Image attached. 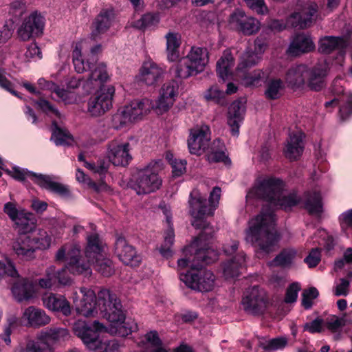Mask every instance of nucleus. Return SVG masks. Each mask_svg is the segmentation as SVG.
<instances>
[{
    "label": "nucleus",
    "mask_w": 352,
    "mask_h": 352,
    "mask_svg": "<svg viewBox=\"0 0 352 352\" xmlns=\"http://www.w3.org/2000/svg\"><path fill=\"white\" fill-rule=\"evenodd\" d=\"M38 237L21 234L12 243L14 254L21 260L31 261L35 258L36 249H46L50 246L51 237L45 230L38 231Z\"/></svg>",
    "instance_id": "obj_8"
},
{
    "label": "nucleus",
    "mask_w": 352,
    "mask_h": 352,
    "mask_svg": "<svg viewBox=\"0 0 352 352\" xmlns=\"http://www.w3.org/2000/svg\"><path fill=\"white\" fill-rule=\"evenodd\" d=\"M131 123L123 108H120L112 117V126L116 129H122Z\"/></svg>",
    "instance_id": "obj_57"
},
{
    "label": "nucleus",
    "mask_w": 352,
    "mask_h": 352,
    "mask_svg": "<svg viewBox=\"0 0 352 352\" xmlns=\"http://www.w3.org/2000/svg\"><path fill=\"white\" fill-rule=\"evenodd\" d=\"M164 69L151 60L144 61L138 73V81L146 85H155L164 75Z\"/></svg>",
    "instance_id": "obj_24"
},
{
    "label": "nucleus",
    "mask_w": 352,
    "mask_h": 352,
    "mask_svg": "<svg viewBox=\"0 0 352 352\" xmlns=\"http://www.w3.org/2000/svg\"><path fill=\"white\" fill-rule=\"evenodd\" d=\"M172 70L176 77L182 79H186L199 74L185 56L179 60L172 67Z\"/></svg>",
    "instance_id": "obj_47"
},
{
    "label": "nucleus",
    "mask_w": 352,
    "mask_h": 352,
    "mask_svg": "<svg viewBox=\"0 0 352 352\" xmlns=\"http://www.w3.org/2000/svg\"><path fill=\"white\" fill-rule=\"evenodd\" d=\"M166 53L168 60L175 61L179 56V49L181 45V36L179 34L169 32L166 36Z\"/></svg>",
    "instance_id": "obj_41"
},
{
    "label": "nucleus",
    "mask_w": 352,
    "mask_h": 352,
    "mask_svg": "<svg viewBox=\"0 0 352 352\" xmlns=\"http://www.w3.org/2000/svg\"><path fill=\"white\" fill-rule=\"evenodd\" d=\"M315 49L312 38L305 34L296 35L291 41L287 52L292 56L309 53Z\"/></svg>",
    "instance_id": "obj_32"
},
{
    "label": "nucleus",
    "mask_w": 352,
    "mask_h": 352,
    "mask_svg": "<svg viewBox=\"0 0 352 352\" xmlns=\"http://www.w3.org/2000/svg\"><path fill=\"white\" fill-rule=\"evenodd\" d=\"M69 338L68 330L61 327H51L43 330L38 335V340L46 342L48 344L63 342Z\"/></svg>",
    "instance_id": "obj_36"
},
{
    "label": "nucleus",
    "mask_w": 352,
    "mask_h": 352,
    "mask_svg": "<svg viewBox=\"0 0 352 352\" xmlns=\"http://www.w3.org/2000/svg\"><path fill=\"white\" fill-rule=\"evenodd\" d=\"M349 45L348 36H324L318 41V51L323 54H329L338 50L336 63L342 66L344 62L346 50Z\"/></svg>",
    "instance_id": "obj_14"
},
{
    "label": "nucleus",
    "mask_w": 352,
    "mask_h": 352,
    "mask_svg": "<svg viewBox=\"0 0 352 352\" xmlns=\"http://www.w3.org/2000/svg\"><path fill=\"white\" fill-rule=\"evenodd\" d=\"M17 280L12 287V292L15 299L19 301L29 300L35 295V289L33 283L23 278L17 277Z\"/></svg>",
    "instance_id": "obj_33"
},
{
    "label": "nucleus",
    "mask_w": 352,
    "mask_h": 352,
    "mask_svg": "<svg viewBox=\"0 0 352 352\" xmlns=\"http://www.w3.org/2000/svg\"><path fill=\"white\" fill-rule=\"evenodd\" d=\"M103 253H104V245L100 241L98 234L96 232L87 234L85 249L86 257L89 259Z\"/></svg>",
    "instance_id": "obj_43"
},
{
    "label": "nucleus",
    "mask_w": 352,
    "mask_h": 352,
    "mask_svg": "<svg viewBox=\"0 0 352 352\" xmlns=\"http://www.w3.org/2000/svg\"><path fill=\"white\" fill-rule=\"evenodd\" d=\"M210 139V129L208 126L204 125L191 129L188 140L190 153L197 155H201L208 146Z\"/></svg>",
    "instance_id": "obj_21"
},
{
    "label": "nucleus",
    "mask_w": 352,
    "mask_h": 352,
    "mask_svg": "<svg viewBox=\"0 0 352 352\" xmlns=\"http://www.w3.org/2000/svg\"><path fill=\"white\" fill-rule=\"evenodd\" d=\"M148 346L144 351L148 352H168L164 346L156 331H151L145 335Z\"/></svg>",
    "instance_id": "obj_52"
},
{
    "label": "nucleus",
    "mask_w": 352,
    "mask_h": 352,
    "mask_svg": "<svg viewBox=\"0 0 352 352\" xmlns=\"http://www.w3.org/2000/svg\"><path fill=\"white\" fill-rule=\"evenodd\" d=\"M130 151L131 145L129 142L113 140L109 143L107 157L114 166H125L132 160Z\"/></svg>",
    "instance_id": "obj_19"
},
{
    "label": "nucleus",
    "mask_w": 352,
    "mask_h": 352,
    "mask_svg": "<svg viewBox=\"0 0 352 352\" xmlns=\"http://www.w3.org/2000/svg\"><path fill=\"white\" fill-rule=\"evenodd\" d=\"M204 230L199 237L193 243H197V247L195 249V258L198 263L201 261L206 264H210L217 259V252L206 243V241L212 237V228L209 226H202Z\"/></svg>",
    "instance_id": "obj_17"
},
{
    "label": "nucleus",
    "mask_w": 352,
    "mask_h": 352,
    "mask_svg": "<svg viewBox=\"0 0 352 352\" xmlns=\"http://www.w3.org/2000/svg\"><path fill=\"white\" fill-rule=\"evenodd\" d=\"M51 140L57 146L69 145L73 142L70 133L66 129L58 125L55 120L52 122V134Z\"/></svg>",
    "instance_id": "obj_48"
},
{
    "label": "nucleus",
    "mask_w": 352,
    "mask_h": 352,
    "mask_svg": "<svg viewBox=\"0 0 352 352\" xmlns=\"http://www.w3.org/2000/svg\"><path fill=\"white\" fill-rule=\"evenodd\" d=\"M297 255V252L294 248L284 249L271 262V265L288 267L289 266Z\"/></svg>",
    "instance_id": "obj_51"
},
{
    "label": "nucleus",
    "mask_w": 352,
    "mask_h": 352,
    "mask_svg": "<svg viewBox=\"0 0 352 352\" xmlns=\"http://www.w3.org/2000/svg\"><path fill=\"white\" fill-rule=\"evenodd\" d=\"M74 333L80 338L85 346L96 352H120L123 344L116 340L102 341L98 331H105V327L98 321H95L92 327L82 320L74 322L72 327Z\"/></svg>",
    "instance_id": "obj_4"
},
{
    "label": "nucleus",
    "mask_w": 352,
    "mask_h": 352,
    "mask_svg": "<svg viewBox=\"0 0 352 352\" xmlns=\"http://www.w3.org/2000/svg\"><path fill=\"white\" fill-rule=\"evenodd\" d=\"M67 264L60 270L56 269V280L57 287L69 286L72 284V278L67 274Z\"/></svg>",
    "instance_id": "obj_59"
},
{
    "label": "nucleus",
    "mask_w": 352,
    "mask_h": 352,
    "mask_svg": "<svg viewBox=\"0 0 352 352\" xmlns=\"http://www.w3.org/2000/svg\"><path fill=\"white\" fill-rule=\"evenodd\" d=\"M319 293L316 287H310L306 289L302 293V305L306 308L309 309L312 305V300L318 297Z\"/></svg>",
    "instance_id": "obj_64"
},
{
    "label": "nucleus",
    "mask_w": 352,
    "mask_h": 352,
    "mask_svg": "<svg viewBox=\"0 0 352 352\" xmlns=\"http://www.w3.org/2000/svg\"><path fill=\"white\" fill-rule=\"evenodd\" d=\"M228 25L232 30L250 36L258 32L261 23L256 19L247 15L243 10L236 9L229 16Z\"/></svg>",
    "instance_id": "obj_16"
},
{
    "label": "nucleus",
    "mask_w": 352,
    "mask_h": 352,
    "mask_svg": "<svg viewBox=\"0 0 352 352\" xmlns=\"http://www.w3.org/2000/svg\"><path fill=\"white\" fill-rule=\"evenodd\" d=\"M284 88L285 84L281 79L270 78L265 84V96L267 99H278L281 96Z\"/></svg>",
    "instance_id": "obj_46"
},
{
    "label": "nucleus",
    "mask_w": 352,
    "mask_h": 352,
    "mask_svg": "<svg viewBox=\"0 0 352 352\" xmlns=\"http://www.w3.org/2000/svg\"><path fill=\"white\" fill-rule=\"evenodd\" d=\"M237 76L241 79L242 84L245 87L257 86L261 81L268 76L267 71L255 69L249 73L243 72H237Z\"/></svg>",
    "instance_id": "obj_44"
},
{
    "label": "nucleus",
    "mask_w": 352,
    "mask_h": 352,
    "mask_svg": "<svg viewBox=\"0 0 352 352\" xmlns=\"http://www.w3.org/2000/svg\"><path fill=\"white\" fill-rule=\"evenodd\" d=\"M265 51V45L260 41H255L254 47H248L239 58L236 67L237 72H243L260 62Z\"/></svg>",
    "instance_id": "obj_23"
},
{
    "label": "nucleus",
    "mask_w": 352,
    "mask_h": 352,
    "mask_svg": "<svg viewBox=\"0 0 352 352\" xmlns=\"http://www.w3.org/2000/svg\"><path fill=\"white\" fill-rule=\"evenodd\" d=\"M115 254L124 264L127 265L136 266L140 262V257L135 248L122 236H118L116 239Z\"/></svg>",
    "instance_id": "obj_25"
},
{
    "label": "nucleus",
    "mask_w": 352,
    "mask_h": 352,
    "mask_svg": "<svg viewBox=\"0 0 352 352\" xmlns=\"http://www.w3.org/2000/svg\"><path fill=\"white\" fill-rule=\"evenodd\" d=\"M35 104L41 111L47 114L54 115L60 119L62 118L61 113L49 101L45 99H40L35 102Z\"/></svg>",
    "instance_id": "obj_61"
},
{
    "label": "nucleus",
    "mask_w": 352,
    "mask_h": 352,
    "mask_svg": "<svg viewBox=\"0 0 352 352\" xmlns=\"http://www.w3.org/2000/svg\"><path fill=\"white\" fill-rule=\"evenodd\" d=\"M278 239L275 230V217L272 210H263L249 221L245 240L254 246L259 253L272 252Z\"/></svg>",
    "instance_id": "obj_2"
},
{
    "label": "nucleus",
    "mask_w": 352,
    "mask_h": 352,
    "mask_svg": "<svg viewBox=\"0 0 352 352\" xmlns=\"http://www.w3.org/2000/svg\"><path fill=\"white\" fill-rule=\"evenodd\" d=\"M245 107L240 101L233 102L228 109V124L230 128L231 133L234 136H238L239 127L243 120Z\"/></svg>",
    "instance_id": "obj_31"
},
{
    "label": "nucleus",
    "mask_w": 352,
    "mask_h": 352,
    "mask_svg": "<svg viewBox=\"0 0 352 352\" xmlns=\"http://www.w3.org/2000/svg\"><path fill=\"white\" fill-rule=\"evenodd\" d=\"M56 267L50 265L45 271V276L38 280V285L42 289H53L57 287L56 280Z\"/></svg>",
    "instance_id": "obj_54"
},
{
    "label": "nucleus",
    "mask_w": 352,
    "mask_h": 352,
    "mask_svg": "<svg viewBox=\"0 0 352 352\" xmlns=\"http://www.w3.org/2000/svg\"><path fill=\"white\" fill-rule=\"evenodd\" d=\"M42 301L44 307L48 310L60 312L66 316L71 314L70 303L64 296L47 293L43 296Z\"/></svg>",
    "instance_id": "obj_28"
},
{
    "label": "nucleus",
    "mask_w": 352,
    "mask_h": 352,
    "mask_svg": "<svg viewBox=\"0 0 352 352\" xmlns=\"http://www.w3.org/2000/svg\"><path fill=\"white\" fill-rule=\"evenodd\" d=\"M131 122L142 120L154 108L152 100L144 98L142 100L131 102L129 104L122 107Z\"/></svg>",
    "instance_id": "obj_27"
},
{
    "label": "nucleus",
    "mask_w": 352,
    "mask_h": 352,
    "mask_svg": "<svg viewBox=\"0 0 352 352\" xmlns=\"http://www.w3.org/2000/svg\"><path fill=\"white\" fill-rule=\"evenodd\" d=\"M80 247L78 244L65 245L56 254V260L58 262L65 261L69 272L72 274H84L89 276L91 270L89 263L81 260Z\"/></svg>",
    "instance_id": "obj_11"
},
{
    "label": "nucleus",
    "mask_w": 352,
    "mask_h": 352,
    "mask_svg": "<svg viewBox=\"0 0 352 352\" xmlns=\"http://www.w3.org/2000/svg\"><path fill=\"white\" fill-rule=\"evenodd\" d=\"M86 48H87L86 41L76 43L72 52V60L76 72L83 73L90 69L87 79L82 84V89L86 94L98 89L88 100L87 112L91 116L98 117L104 114L112 107L115 87L111 85H104L111 78L104 63L99 62L94 67H91L89 60L85 62L82 52Z\"/></svg>",
    "instance_id": "obj_1"
},
{
    "label": "nucleus",
    "mask_w": 352,
    "mask_h": 352,
    "mask_svg": "<svg viewBox=\"0 0 352 352\" xmlns=\"http://www.w3.org/2000/svg\"><path fill=\"white\" fill-rule=\"evenodd\" d=\"M99 293L96 296L95 292L89 288H80L79 293L73 294L72 300L76 311L83 316H94L100 311L99 306Z\"/></svg>",
    "instance_id": "obj_13"
},
{
    "label": "nucleus",
    "mask_w": 352,
    "mask_h": 352,
    "mask_svg": "<svg viewBox=\"0 0 352 352\" xmlns=\"http://www.w3.org/2000/svg\"><path fill=\"white\" fill-rule=\"evenodd\" d=\"M185 57L198 73L202 72L208 63V52L203 47H192Z\"/></svg>",
    "instance_id": "obj_34"
},
{
    "label": "nucleus",
    "mask_w": 352,
    "mask_h": 352,
    "mask_svg": "<svg viewBox=\"0 0 352 352\" xmlns=\"http://www.w3.org/2000/svg\"><path fill=\"white\" fill-rule=\"evenodd\" d=\"M338 102H341L340 107V115L342 120H346L352 113V93L349 91L344 93L339 99L333 98L324 103V107L331 111L338 105Z\"/></svg>",
    "instance_id": "obj_37"
},
{
    "label": "nucleus",
    "mask_w": 352,
    "mask_h": 352,
    "mask_svg": "<svg viewBox=\"0 0 352 352\" xmlns=\"http://www.w3.org/2000/svg\"><path fill=\"white\" fill-rule=\"evenodd\" d=\"M26 352H54L52 346L46 342L38 340L29 342L26 346Z\"/></svg>",
    "instance_id": "obj_58"
},
{
    "label": "nucleus",
    "mask_w": 352,
    "mask_h": 352,
    "mask_svg": "<svg viewBox=\"0 0 352 352\" xmlns=\"http://www.w3.org/2000/svg\"><path fill=\"white\" fill-rule=\"evenodd\" d=\"M317 6L311 3L300 11L293 13L287 19V25L299 29L310 27L316 19Z\"/></svg>",
    "instance_id": "obj_22"
},
{
    "label": "nucleus",
    "mask_w": 352,
    "mask_h": 352,
    "mask_svg": "<svg viewBox=\"0 0 352 352\" xmlns=\"http://www.w3.org/2000/svg\"><path fill=\"white\" fill-rule=\"evenodd\" d=\"M32 216L31 213L25 211L13 221L19 233L26 234L34 230L35 223Z\"/></svg>",
    "instance_id": "obj_49"
},
{
    "label": "nucleus",
    "mask_w": 352,
    "mask_h": 352,
    "mask_svg": "<svg viewBox=\"0 0 352 352\" xmlns=\"http://www.w3.org/2000/svg\"><path fill=\"white\" fill-rule=\"evenodd\" d=\"M197 247V243H192L190 245L186 247L183 250L184 258L177 261V267L179 270H183L188 266L192 269L199 265L197 258H195V249Z\"/></svg>",
    "instance_id": "obj_45"
},
{
    "label": "nucleus",
    "mask_w": 352,
    "mask_h": 352,
    "mask_svg": "<svg viewBox=\"0 0 352 352\" xmlns=\"http://www.w3.org/2000/svg\"><path fill=\"white\" fill-rule=\"evenodd\" d=\"M287 342L286 337H278L268 340H260L258 346L265 351H276L285 348Z\"/></svg>",
    "instance_id": "obj_55"
},
{
    "label": "nucleus",
    "mask_w": 352,
    "mask_h": 352,
    "mask_svg": "<svg viewBox=\"0 0 352 352\" xmlns=\"http://www.w3.org/2000/svg\"><path fill=\"white\" fill-rule=\"evenodd\" d=\"M234 65V59L230 50H224L221 57L217 63V72L223 80L228 79L232 74Z\"/></svg>",
    "instance_id": "obj_39"
},
{
    "label": "nucleus",
    "mask_w": 352,
    "mask_h": 352,
    "mask_svg": "<svg viewBox=\"0 0 352 352\" xmlns=\"http://www.w3.org/2000/svg\"><path fill=\"white\" fill-rule=\"evenodd\" d=\"M284 189L285 184L281 179L272 177H261L248 191L246 199L248 201L252 199H261L272 205Z\"/></svg>",
    "instance_id": "obj_9"
},
{
    "label": "nucleus",
    "mask_w": 352,
    "mask_h": 352,
    "mask_svg": "<svg viewBox=\"0 0 352 352\" xmlns=\"http://www.w3.org/2000/svg\"><path fill=\"white\" fill-rule=\"evenodd\" d=\"M307 66L304 65L291 67L287 72L285 80L290 86L299 87L306 81Z\"/></svg>",
    "instance_id": "obj_42"
},
{
    "label": "nucleus",
    "mask_w": 352,
    "mask_h": 352,
    "mask_svg": "<svg viewBox=\"0 0 352 352\" xmlns=\"http://www.w3.org/2000/svg\"><path fill=\"white\" fill-rule=\"evenodd\" d=\"M304 134L300 130L289 133L284 149L285 156L289 160H297L302 153L304 149Z\"/></svg>",
    "instance_id": "obj_30"
},
{
    "label": "nucleus",
    "mask_w": 352,
    "mask_h": 352,
    "mask_svg": "<svg viewBox=\"0 0 352 352\" xmlns=\"http://www.w3.org/2000/svg\"><path fill=\"white\" fill-rule=\"evenodd\" d=\"M94 268L103 276L109 277L113 274L115 268L112 261L106 256L105 253L88 259Z\"/></svg>",
    "instance_id": "obj_40"
},
{
    "label": "nucleus",
    "mask_w": 352,
    "mask_h": 352,
    "mask_svg": "<svg viewBox=\"0 0 352 352\" xmlns=\"http://www.w3.org/2000/svg\"><path fill=\"white\" fill-rule=\"evenodd\" d=\"M245 267V256L243 252H240L233 258L223 264V274L226 279L234 278L239 275Z\"/></svg>",
    "instance_id": "obj_35"
},
{
    "label": "nucleus",
    "mask_w": 352,
    "mask_h": 352,
    "mask_svg": "<svg viewBox=\"0 0 352 352\" xmlns=\"http://www.w3.org/2000/svg\"><path fill=\"white\" fill-rule=\"evenodd\" d=\"M160 21V16L157 12H148L135 22V26L139 29L153 28L157 26Z\"/></svg>",
    "instance_id": "obj_53"
},
{
    "label": "nucleus",
    "mask_w": 352,
    "mask_h": 352,
    "mask_svg": "<svg viewBox=\"0 0 352 352\" xmlns=\"http://www.w3.org/2000/svg\"><path fill=\"white\" fill-rule=\"evenodd\" d=\"M301 202L311 214L320 215L322 212V197L320 193L316 190L305 192L302 198L295 192L285 193L283 190L272 206L289 210Z\"/></svg>",
    "instance_id": "obj_7"
},
{
    "label": "nucleus",
    "mask_w": 352,
    "mask_h": 352,
    "mask_svg": "<svg viewBox=\"0 0 352 352\" xmlns=\"http://www.w3.org/2000/svg\"><path fill=\"white\" fill-rule=\"evenodd\" d=\"M324 325L329 331L336 332L345 325V319L343 317L340 318L333 315L326 319Z\"/></svg>",
    "instance_id": "obj_60"
},
{
    "label": "nucleus",
    "mask_w": 352,
    "mask_h": 352,
    "mask_svg": "<svg viewBox=\"0 0 352 352\" xmlns=\"http://www.w3.org/2000/svg\"><path fill=\"white\" fill-rule=\"evenodd\" d=\"M98 299L100 314L111 323V332L124 337L138 329V325L133 321L124 322L122 306L116 294L102 289L99 292Z\"/></svg>",
    "instance_id": "obj_3"
},
{
    "label": "nucleus",
    "mask_w": 352,
    "mask_h": 352,
    "mask_svg": "<svg viewBox=\"0 0 352 352\" xmlns=\"http://www.w3.org/2000/svg\"><path fill=\"white\" fill-rule=\"evenodd\" d=\"M37 84L41 89L55 93L58 98H59L63 102L65 103L70 102L67 91L60 88L58 85L55 84L52 81L47 80L44 78H40L37 81Z\"/></svg>",
    "instance_id": "obj_50"
},
{
    "label": "nucleus",
    "mask_w": 352,
    "mask_h": 352,
    "mask_svg": "<svg viewBox=\"0 0 352 352\" xmlns=\"http://www.w3.org/2000/svg\"><path fill=\"white\" fill-rule=\"evenodd\" d=\"M25 210L18 208L15 202H7L3 206V212L13 221Z\"/></svg>",
    "instance_id": "obj_63"
},
{
    "label": "nucleus",
    "mask_w": 352,
    "mask_h": 352,
    "mask_svg": "<svg viewBox=\"0 0 352 352\" xmlns=\"http://www.w3.org/2000/svg\"><path fill=\"white\" fill-rule=\"evenodd\" d=\"M50 320V317L43 309L34 306L25 308L21 317V323L32 327L45 326L48 324Z\"/></svg>",
    "instance_id": "obj_26"
},
{
    "label": "nucleus",
    "mask_w": 352,
    "mask_h": 352,
    "mask_svg": "<svg viewBox=\"0 0 352 352\" xmlns=\"http://www.w3.org/2000/svg\"><path fill=\"white\" fill-rule=\"evenodd\" d=\"M45 26L44 17L37 12L31 14L25 18L18 30L19 38L25 41L40 36Z\"/></svg>",
    "instance_id": "obj_18"
},
{
    "label": "nucleus",
    "mask_w": 352,
    "mask_h": 352,
    "mask_svg": "<svg viewBox=\"0 0 352 352\" xmlns=\"http://www.w3.org/2000/svg\"><path fill=\"white\" fill-rule=\"evenodd\" d=\"M221 192L220 188L214 187L210 192L208 204L205 196H202L198 190H194L190 193V212L194 219L192 225L195 228H201L202 226H208L204 219V217L213 214L218 206Z\"/></svg>",
    "instance_id": "obj_5"
},
{
    "label": "nucleus",
    "mask_w": 352,
    "mask_h": 352,
    "mask_svg": "<svg viewBox=\"0 0 352 352\" xmlns=\"http://www.w3.org/2000/svg\"><path fill=\"white\" fill-rule=\"evenodd\" d=\"M329 70L327 60L318 61L314 66L307 67L306 81L309 87L314 91L320 90L324 85V80Z\"/></svg>",
    "instance_id": "obj_20"
},
{
    "label": "nucleus",
    "mask_w": 352,
    "mask_h": 352,
    "mask_svg": "<svg viewBox=\"0 0 352 352\" xmlns=\"http://www.w3.org/2000/svg\"><path fill=\"white\" fill-rule=\"evenodd\" d=\"M241 305L243 310L249 314H262L267 306L265 292L258 286L249 288L244 293Z\"/></svg>",
    "instance_id": "obj_15"
},
{
    "label": "nucleus",
    "mask_w": 352,
    "mask_h": 352,
    "mask_svg": "<svg viewBox=\"0 0 352 352\" xmlns=\"http://www.w3.org/2000/svg\"><path fill=\"white\" fill-rule=\"evenodd\" d=\"M8 173L12 178L20 182H23L26 178H30L41 188L62 198H67L70 196L69 186L58 182L52 175L36 173L19 167H14L11 170H8Z\"/></svg>",
    "instance_id": "obj_6"
},
{
    "label": "nucleus",
    "mask_w": 352,
    "mask_h": 352,
    "mask_svg": "<svg viewBox=\"0 0 352 352\" xmlns=\"http://www.w3.org/2000/svg\"><path fill=\"white\" fill-rule=\"evenodd\" d=\"M179 279L188 287L205 292L212 290L214 287V274L206 269H191L185 273H179Z\"/></svg>",
    "instance_id": "obj_12"
},
{
    "label": "nucleus",
    "mask_w": 352,
    "mask_h": 352,
    "mask_svg": "<svg viewBox=\"0 0 352 352\" xmlns=\"http://www.w3.org/2000/svg\"><path fill=\"white\" fill-rule=\"evenodd\" d=\"M78 160L84 162V166L87 168L100 175H104L108 170V164L103 160H98L96 164L90 163L85 160L82 154H80L78 155Z\"/></svg>",
    "instance_id": "obj_56"
},
{
    "label": "nucleus",
    "mask_w": 352,
    "mask_h": 352,
    "mask_svg": "<svg viewBox=\"0 0 352 352\" xmlns=\"http://www.w3.org/2000/svg\"><path fill=\"white\" fill-rule=\"evenodd\" d=\"M162 212L166 217L167 224V230L164 232V245H162L160 248V252L164 258H169L173 255V252L170 248L173 244L175 234L172 227L171 217L172 214L170 208L165 204H162L160 206Z\"/></svg>",
    "instance_id": "obj_29"
},
{
    "label": "nucleus",
    "mask_w": 352,
    "mask_h": 352,
    "mask_svg": "<svg viewBox=\"0 0 352 352\" xmlns=\"http://www.w3.org/2000/svg\"><path fill=\"white\" fill-rule=\"evenodd\" d=\"M178 89L177 83L175 81L168 82L163 85L160 96L168 99H174Z\"/></svg>",
    "instance_id": "obj_62"
},
{
    "label": "nucleus",
    "mask_w": 352,
    "mask_h": 352,
    "mask_svg": "<svg viewBox=\"0 0 352 352\" xmlns=\"http://www.w3.org/2000/svg\"><path fill=\"white\" fill-rule=\"evenodd\" d=\"M160 164H150L140 170L130 180L129 185L138 195L147 194L159 189L162 180L157 175Z\"/></svg>",
    "instance_id": "obj_10"
},
{
    "label": "nucleus",
    "mask_w": 352,
    "mask_h": 352,
    "mask_svg": "<svg viewBox=\"0 0 352 352\" xmlns=\"http://www.w3.org/2000/svg\"><path fill=\"white\" fill-rule=\"evenodd\" d=\"M114 20L113 10L104 9L96 16L93 26L94 30L92 34L96 36L98 34L105 32L112 25Z\"/></svg>",
    "instance_id": "obj_38"
}]
</instances>
